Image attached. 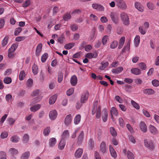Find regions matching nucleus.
Masks as SVG:
<instances>
[{
  "instance_id": "obj_1",
  "label": "nucleus",
  "mask_w": 159,
  "mask_h": 159,
  "mask_svg": "<svg viewBox=\"0 0 159 159\" xmlns=\"http://www.w3.org/2000/svg\"><path fill=\"white\" fill-rule=\"evenodd\" d=\"M98 101L96 100L95 101L92 111V114L94 115L96 113V118L99 119L101 116V108L100 106H97Z\"/></svg>"
},
{
  "instance_id": "obj_2",
  "label": "nucleus",
  "mask_w": 159,
  "mask_h": 159,
  "mask_svg": "<svg viewBox=\"0 0 159 159\" xmlns=\"http://www.w3.org/2000/svg\"><path fill=\"white\" fill-rule=\"evenodd\" d=\"M116 3V5L118 8L121 10H125L127 8L125 2L123 0H114Z\"/></svg>"
},
{
  "instance_id": "obj_3",
  "label": "nucleus",
  "mask_w": 159,
  "mask_h": 159,
  "mask_svg": "<svg viewBox=\"0 0 159 159\" xmlns=\"http://www.w3.org/2000/svg\"><path fill=\"white\" fill-rule=\"evenodd\" d=\"M120 18L123 23L125 25H128L129 23V16L128 15L124 12L121 13L120 15Z\"/></svg>"
},
{
  "instance_id": "obj_4",
  "label": "nucleus",
  "mask_w": 159,
  "mask_h": 159,
  "mask_svg": "<svg viewBox=\"0 0 159 159\" xmlns=\"http://www.w3.org/2000/svg\"><path fill=\"white\" fill-rule=\"evenodd\" d=\"M144 143L145 146L147 148L150 150H153L154 149V146L151 140L145 139L144 141Z\"/></svg>"
},
{
  "instance_id": "obj_5",
  "label": "nucleus",
  "mask_w": 159,
  "mask_h": 159,
  "mask_svg": "<svg viewBox=\"0 0 159 159\" xmlns=\"http://www.w3.org/2000/svg\"><path fill=\"white\" fill-rule=\"evenodd\" d=\"M149 130L151 134L156 135L158 133V131L157 128L154 125H150L149 127Z\"/></svg>"
},
{
  "instance_id": "obj_6",
  "label": "nucleus",
  "mask_w": 159,
  "mask_h": 159,
  "mask_svg": "<svg viewBox=\"0 0 159 159\" xmlns=\"http://www.w3.org/2000/svg\"><path fill=\"white\" fill-rule=\"evenodd\" d=\"M108 116V113L107 110L106 109H104L102 113V120L103 122H106L107 120V117Z\"/></svg>"
},
{
  "instance_id": "obj_7",
  "label": "nucleus",
  "mask_w": 159,
  "mask_h": 159,
  "mask_svg": "<svg viewBox=\"0 0 159 159\" xmlns=\"http://www.w3.org/2000/svg\"><path fill=\"white\" fill-rule=\"evenodd\" d=\"M92 7L93 9L100 11H103L104 10V7L100 4L93 3L92 4Z\"/></svg>"
},
{
  "instance_id": "obj_8",
  "label": "nucleus",
  "mask_w": 159,
  "mask_h": 159,
  "mask_svg": "<svg viewBox=\"0 0 159 159\" xmlns=\"http://www.w3.org/2000/svg\"><path fill=\"white\" fill-rule=\"evenodd\" d=\"M139 127L143 133L147 131V126L145 123L143 121H141L139 124Z\"/></svg>"
},
{
  "instance_id": "obj_9",
  "label": "nucleus",
  "mask_w": 159,
  "mask_h": 159,
  "mask_svg": "<svg viewBox=\"0 0 159 159\" xmlns=\"http://www.w3.org/2000/svg\"><path fill=\"white\" fill-rule=\"evenodd\" d=\"M84 137V131H81L79 133L77 139V143L80 144L82 143Z\"/></svg>"
},
{
  "instance_id": "obj_10",
  "label": "nucleus",
  "mask_w": 159,
  "mask_h": 159,
  "mask_svg": "<svg viewBox=\"0 0 159 159\" xmlns=\"http://www.w3.org/2000/svg\"><path fill=\"white\" fill-rule=\"evenodd\" d=\"M135 8L139 11L143 12L144 10V7L140 3L138 2H136L134 4Z\"/></svg>"
},
{
  "instance_id": "obj_11",
  "label": "nucleus",
  "mask_w": 159,
  "mask_h": 159,
  "mask_svg": "<svg viewBox=\"0 0 159 159\" xmlns=\"http://www.w3.org/2000/svg\"><path fill=\"white\" fill-rule=\"evenodd\" d=\"M107 151V147L106 143L104 141L102 142L100 145V151L102 153H105Z\"/></svg>"
},
{
  "instance_id": "obj_12",
  "label": "nucleus",
  "mask_w": 159,
  "mask_h": 159,
  "mask_svg": "<svg viewBox=\"0 0 159 159\" xmlns=\"http://www.w3.org/2000/svg\"><path fill=\"white\" fill-rule=\"evenodd\" d=\"M110 17L112 21L115 24H117L118 22V16L115 13L111 12L110 14Z\"/></svg>"
},
{
  "instance_id": "obj_13",
  "label": "nucleus",
  "mask_w": 159,
  "mask_h": 159,
  "mask_svg": "<svg viewBox=\"0 0 159 159\" xmlns=\"http://www.w3.org/2000/svg\"><path fill=\"white\" fill-rule=\"evenodd\" d=\"M57 111L55 110H53L50 111L49 113V117L52 120H55L57 117Z\"/></svg>"
},
{
  "instance_id": "obj_14",
  "label": "nucleus",
  "mask_w": 159,
  "mask_h": 159,
  "mask_svg": "<svg viewBox=\"0 0 159 159\" xmlns=\"http://www.w3.org/2000/svg\"><path fill=\"white\" fill-rule=\"evenodd\" d=\"M89 95V94L88 92H86L82 94L80 100L81 103L86 102L88 98Z\"/></svg>"
},
{
  "instance_id": "obj_15",
  "label": "nucleus",
  "mask_w": 159,
  "mask_h": 159,
  "mask_svg": "<svg viewBox=\"0 0 159 159\" xmlns=\"http://www.w3.org/2000/svg\"><path fill=\"white\" fill-rule=\"evenodd\" d=\"M78 79L77 76L75 75L71 76L70 79V83L72 86H75L77 83Z\"/></svg>"
},
{
  "instance_id": "obj_16",
  "label": "nucleus",
  "mask_w": 159,
  "mask_h": 159,
  "mask_svg": "<svg viewBox=\"0 0 159 159\" xmlns=\"http://www.w3.org/2000/svg\"><path fill=\"white\" fill-rule=\"evenodd\" d=\"M143 93L146 94L152 95L155 93V91L151 89H146L143 91Z\"/></svg>"
},
{
  "instance_id": "obj_17",
  "label": "nucleus",
  "mask_w": 159,
  "mask_h": 159,
  "mask_svg": "<svg viewBox=\"0 0 159 159\" xmlns=\"http://www.w3.org/2000/svg\"><path fill=\"white\" fill-rule=\"evenodd\" d=\"M72 117L70 115H68L66 116L64 122L66 125H68L71 123L72 120Z\"/></svg>"
},
{
  "instance_id": "obj_18",
  "label": "nucleus",
  "mask_w": 159,
  "mask_h": 159,
  "mask_svg": "<svg viewBox=\"0 0 159 159\" xmlns=\"http://www.w3.org/2000/svg\"><path fill=\"white\" fill-rule=\"evenodd\" d=\"M83 152V149L81 148H78L76 151L74 156L76 158L80 157Z\"/></svg>"
},
{
  "instance_id": "obj_19",
  "label": "nucleus",
  "mask_w": 159,
  "mask_h": 159,
  "mask_svg": "<svg viewBox=\"0 0 159 159\" xmlns=\"http://www.w3.org/2000/svg\"><path fill=\"white\" fill-rule=\"evenodd\" d=\"M109 151L111 156L114 158L117 157V154L115 150L111 145L109 146Z\"/></svg>"
},
{
  "instance_id": "obj_20",
  "label": "nucleus",
  "mask_w": 159,
  "mask_h": 159,
  "mask_svg": "<svg viewBox=\"0 0 159 159\" xmlns=\"http://www.w3.org/2000/svg\"><path fill=\"white\" fill-rule=\"evenodd\" d=\"M97 56L98 54L96 52L94 53L90 52L87 53L85 55V57L89 59H92L93 58H95Z\"/></svg>"
},
{
  "instance_id": "obj_21",
  "label": "nucleus",
  "mask_w": 159,
  "mask_h": 159,
  "mask_svg": "<svg viewBox=\"0 0 159 159\" xmlns=\"http://www.w3.org/2000/svg\"><path fill=\"white\" fill-rule=\"evenodd\" d=\"M111 118H113V115L117 116L118 115V112L117 110L114 107H112L110 110Z\"/></svg>"
},
{
  "instance_id": "obj_22",
  "label": "nucleus",
  "mask_w": 159,
  "mask_h": 159,
  "mask_svg": "<svg viewBox=\"0 0 159 159\" xmlns=\"http://www.w3.org/2000/svg\"><path fill=\"white\" fill-rule=\"evenodd\" d=\"M123 70V67H118L115 69H112L111 71L114 74H117L121 72Z\"/></svg>"
},
{
  "instance_id": "obj_23",
  "label": "nucleus",
  "mask_w": 159,
  "mask_h": 159,
  "mask_svg": "<svg viewBox=\"0 0 159 159\" xmlns=\"http://www.w3.org/2000/svg\"><path fill=\"white\" fill-rule=\"evenodd\" d=\"M131 71L132 73L136 75H140L141 72L140 69L136 68H132L131 70Z\"/></svg>"
},
{
  "instance_id": "obj_24",
  "label": "nucleus",
  "mask_w": 159,
  "mask_h": 159,
  "mask_svg": "<svg viewBox=\"0 0 159 159\" xmlns=\"http://www.w3.org/2000/svg\"><path fill=\"white\" fill-rule=\"evenodd\" d=\"M42 48V45L41 43H39L38 45L36 50V55L39 56L40 54Z\"/></svg>"
},
{
  "instance_id": "obj_25",
  "label": "nucleus",
  "mask_w": 159,
  "mask_h": 159,
  "mask_svg": "<svg viewBox=\"0 0 159 159\" xmlns=\"http://www.w3.org/2000/svg\"><path fill=\"white\" fill-rule=\"evenodd\" d=\"M41 107V105L39 104L35 105L30 107V110L32 112H35L39 110Z\"/></svg>"
},
{
  "instance_id": "obj_26",
  "label": "nucleus",
  "mask_w": 159,
  "mask_h": 159,
  "mask_svg": "<svg viewBox=\"0 0 159 159\" xmlns=\"http://www.w3.org/2000/svg\"><path fill=\"white\" fill-rule=\"evenodd\" d=\"M69 135V133L68 130H65L62 133L61 135V139H67L68 138Z\"/></svg>"
},
{
  "instance_id": "obj_27",
  "label": "nucleus",
  "mask_w": 159,
  "mask_h": 159,
  "mask_svg": "<svg viewBox=\"0 0 159 159\" xmlns=\"http://www.w3.org/2000/svg\"><path fill=\"white\" fill-rule=\"evenodd\" d=\"M20 140V138L18 136L15 135L11 136L10 139V140L14 143H17Z\"/></svg>"
},
{
  "instance_id": "obj_28",
  "label": "nucleus",
  "mask_w": 159,
  "mask_h": 159,
  "mask_svg": "<svg viewBox=\"0 0 159 159\" xmlns=\"http://www.w3.org/2000/svg\"><path fill=\"white\" fill-rule=\"evenodd\" d=\"M18 46V44L15 43L13 44L11 48L9 49L8 51L9 52H14L17 48Z\"/></svg>"
},
{
  "instance_id": "obj_29",
  "label": "nucleus",
  "mask_w": 159,
  "mask_h": 159,
  "mask_svg": "<svg viewBox=\"0 0 159 159\" xmlns=\"http://www.w3.org/2000/svg\"><path fill=\"white\" fill-rule=\"evenodd\" d=\"M125 40V38L124 36L121 37L120 39L119 44L118 47V49H121L123 47Z\"/></svg>"
},
{
  "instance_id": "obj_30",
  "label": "nucleus",
  "mask_w": 159,
  "mask_h": 159,
  "mask_svg": "<svg viewBox=\"0 0 159 159\" xmlns=\"http://www.w3.org/2000/svg\"><path fill=\"white\" fill-rule=\"evenodd\" d=\"M57 98V95H54L52 96L49 98V103L50 104H54Z\"/></svg>"
},
{
  "instance_id": "obj_31",
  "label": "nucleus",
  "mask_w": 159,
  "mask_h": 159,
  "mask_svg": "<svg viewBox=\"0 0 159 159\" xmlns=\"http://www.w3.org/2000/svg\"><path fill=\"white\" fill-rule=\"evenodd\" d=\"M57 142L56 139L54 138H52L49 140V145L50 147L54 146L56 144Z\"/></svg>"
},
{
  "instance_id": "obj_32",
  "label": "nucleus",
  "mask_w": 159,
  "mask_h": 159,
  "mask_svg": "<svg viewBox=\"0 0 159 159\" xmlns=\"http://www.w3.org/2000/svg\"><path fill=\"white\" fill-rule=\"evenodd\" d=\"M81 116L80 115L78 114L75 117L74 119V123L75 125L78 124L81 120Z\"/></svg>"
},
{
  "instance_id": "obj_33",
  "label": "nucleus",
  "mask_w": 159,
  "mask_h": 159,
  "mask_svg": "<svg viewBox=\"0 0 159 159\" xmlns=\"http://www.w3.org/2000/svg\"><path fill=\"white\" fill-rule=\"evenodd\" d=\"M146 5L148 8L151 10H153L155 8L154 4L151 2H148Z\"/></svg>"
},
{
  "instance_id": "obj_34",
  "label": "nucleus",
  "mask_w": 159,
  "mask_h": 159,
  "mask_svg": "<svg viewBox=\"0 0 159 159\" xmlns=\"http://www.w3.org/2000/svg\"><path fill=\"white\" fill-rule=\"evenodd\" d=\"M30 155L29 152L27 151L23 153L21 156V159H28L29 158Z\"/></svg>"
},
{
  "instance_id": "obj_35",
  "label": "nucleus",
  "mask_w": 159,
  "mask_h": 159,
  "mask_svg": "<svg viewBox=\"0 0 159 159\" xmlns=\"http://www.w3.org/2000/svg\"><path fill=\"white\" fill-rule=\"evenodd\" d=\"M66 144L65 140L61 139L58 145V148L60 150H62Z\"/></svg>"
},
{
  "instance_id": "obj_36",
  "label": "nucleus",
  "mask_w": 159,
  "mask_h": 159,
  "mask_svg": "<svg viewBox=\"0 0 159 159\" xmlns=\"http://www.w3.org/2000/svg\"><path fill=\"white\" fill-rule=\"evenodd\" d=\"M140 37L138 35H136L134 39V43L136 47H138L140 43Z\"/></svg>"
},
{
  "instance_id": "obj_37",
  "label": "nucleus",
  "mask_w": 159,
  "mask_h": 159,
  "mask_svg": "<svg viewBox=\"0 0 159 159\" xmlns=\"http://www.w3.org/2000/svg\"><path fill=\"white\" fill-rule=\"evenodd\" d=\"M50 131L51 129L50 127H46L43 130V135L45 136H48L50 132Z\"/></svg>"
},
{
  "instance_id": "obj_38",
  "label": "nucleus",
  "mask_w": 159,
  "mask_h": 159,
  "mask_svg": "<svg viewBox=\"0 0 159 159\" xmlns=\"http://www.w3.org/2000/svg\"><path fill=\"white\" fill-rule=\"evenodd\" d=\"M32 70L33 74L34 75H37L38 72V69L37 66L34 64L32 67Z\"/></svg>"
},
{
  "instance_id": "obj_39",
  "label": "nucleus",
  "mask_w": 159,
  "mask_h": 159,
  "mask_svg": "<svg viewBox=\"0 0 159 159\" xmlns=\"http://www.w3.org/2000/svg\"><path fill=\"white\" fill-rule=\"evenodd\" d=\"M138 65L139 67L142 70H145L147 68L146 64L144 62H140Z\"/></svg>"
},
{
  "instance_id": "obj_40",
  "label": "nucleus",
  "mask_w": 159,
  "mask_h": 159,
  "mask_svg": "<svg viewBox=\"0 0 159 159\" xmlns=\"http://www.w3.org/2000/svg\"><path fill=\"white\" fill-rule=\"evenodd\" d=\"M25 73L24 71V70H21L19 74V79L20 80H23L25 77Z\"/></svg>"
},
{
  "instance_id": "obj_41",
  "label": "nucleus",
  "mask_w": 159,
  "mask_h": 159,
  "mask_svg": "<svg viewBox=\"0 0 159 159\" xmlns=\"http://www.w3.org/2000/svg\"><path fill=\"white\" fill-rule=\"evenodd\" d=\"M131 103L133 107L137 110H139L140 109V106L139 104L133 100L131 101Z\"/></svg>"
},
{
  "instance_id": "obj_42",
  "label": "nucleus",
  "mask_w": 159,
  "mask_h": 159,
  "mask_svg": "<svg viewBox=\"0 0 159 159\" xmlns=\"http://www.w3.org/2000/svg\"><path fill=\"white\" fill-rule=\"evenodd\" d=\"M71 18V16L70 13H66L63 16V19L67 21Z\"/></svg>"
},
{
  "instance_id": "obj_43",
  "label": "nucleus",
  "mask_w": 159,
  "mask_h": 159,
  "mask_svg": "<svg viewBox=\"0 0 159 159\" xmlns=\"http://www.w3.org/2000/svg\"><path fill=\"white\" fill-rule=\"evenodd\" d=\"M29 136L27 134H25L23 137V141L24 143H27L29 141Z\"/></svg>"
},
{
  "instance_id": "obj_44",
  "label": "nucleus",
  "mask_w": 159,
  "mask_h": 159,
  "mask_svg": "<svg viewBox=\"0 0 159 159\" xmlns=\"http://www.w3.org/2000/svg\"><path fill=\"white\" fill-rule=\"evenodd\" d=\"M118 44V42L116 41H113L110 45V48L111 49H115L117 46Z\"/></svg>"
},
{
  "instance_id": "obj_45",
  "label": "nucleus",
  "mask_w": 159,
  "mask_h": 159,
  "mask_svg": "<svg viewBox=\"0 0 159 159\" xmlns=\"http://www.w3.org/2000/svg\"><path fill=\"white\" fill-rule=\"evenodd\" d=\"M139 31L141 34L143 35L145 34L147 31V30L144 28L143 26H141L139 27Z\"/></svg>"
},
{
  "instance_id": "obj_46",
  "label": "nucleus",
  "mask_w": 159,
  "mask_h": 159,
  "mask_svg": "<svg viewBox=\"0 0 159 159\" xmlns=\"http://www.w3.org/2000/svg\"><path fill=\"white\" fill-rule=\"evenodd\" d=\"M9 152L12 155L16 154L18 153V150L13 148H10L9 149Z\"/></svg>"
},
{
  "instance_id": "obj_47",
  "label": "nucleus",
  "mask_w": 159,
  "mask_h": 159,
  "mask_svg": "<svg viewBox=\"0 0 159 159\" xmlns=\"http://www.w3.org/2000/svg\"><path fill=\"white\" fill-rule=\"evenodd\" d=\"M127 154L128 159H134V156L131 152L128 151L127 152Z\"/></svg>"
},
{
  "instance_id": "obj_48",
  "label": "nucleus",
  "mask_w": 159,
  "mask_h": 159,
  "mask_svg": "<svg viewBox=\"0 0 159 159\" xmlns=\"http://www.w3.org/2000/svg\"><path fill=\"white\" fill-rule=\"evenodd\" d=\"M22 30V29L21 28L19 27L17 28H16L15 30L14 31V35L15 36H17L19 35V33Z\"/></svg>"
},
{
  "instance_id": "obj_49",
  "label": "nucleus",
  "mask_w": 159,
  "mask_h": 159,
  "mask_svg": "<svg viewBox=\"0 0 159 159\" xmlns=\"http://www.w3.org/2000/svg\"><path fill=\"white\" fill-rule=\"evenodd\" d=\"M74 46V43H69L65 45L64 48L67 49H70L72 48Z\"/></svg>"
},
{
  "instance_id": "obj_50",
  "label": "nucleus",
  "mask_w": 159,
  "mask_h": 159,
  "mask_svg": "<svg viewBox=\"0 0 159 159\" xmlns=\"http://www.w3.org/2000/svg\"><path fill=\"white\" fill-rule=\"evenodd\" d=\"M110 131L111 134L114 137H115L117 135L116 132L113 127H111L110 128Z\"/></svg>"
},
{
  "instance_id": "obj_51",
  "label": "nucleus",
  "mask_w": 159,
  "mask_h": 159,
  "mask_svg": "<svg viewBox=\"0 0 159 159\" xmlns=\"http://www.w3.org/2000/svg\"><path fill=\"white\" fill-rule=\"evenodd\" d=\"M48 57V55L47 53H45L42 55L41 57V61L44 62L46 61Z\"/></svg>"
},
{
  "instance_id": "obj_52",
  "label": "nucleus",
  "mask_w": 159,
  "mask_h": 159,
  "mask_svg": "<svg viewBox=\"0 0 159 159\" xmlns=\"http://www.w3.org/2000/svg\"><path fill=\"white\" fill-rule=\"evenodd\" d=\"M8 37L6 36L5 37L2 42V45L3 47L5 46L7 43Z\"/></svg>"
},
{
  "instance_id": "obj_53",
  "label": "nucleus",
  "mask_w": 159,
  "mask_h": 159,
  "mask_svg": "<svg viewBox=\"0 0 159 159\" xmlns=\"http://www.w3.org/2000/svg\"><path fill=\"white\" fill-rule=\"evenodd\" d=\"M108 39V37L107 36L105 35L103 37L102 40V42L103 45L105 44Z\"/></svg>"
},
{
  "instance_id": "obj_54",
  "label": "nucleus",
  "mask_w": 159,
  "mask_h": 159,
  "mask_svg": "<svg viewBox=\"0 0 159 159\" xmlns=\"http://www.w3.org/2000/svg\"><path fill=\"white\" fill-rule=\"evenodd\" d=\"M101 65L102 66L100 67V69L101 70H104L108 66V63L107 62H102L101 63Z\"/></svg>"
},
{
  "instance_id": "obj_55",
  "label": "nucleus",
  "mask_w": 159,
  "mask_h": 159,
  "mask_svg": "<svg viewBox=\"0 0 159 159\" xmlns=\"http://www.w3.org/2000/svg\"><path fill=\"white\" fill-rule=\"evenodd\" d=\"M152 83L154 87H157L159 86V81L157 80H153L152 81Z\"/></svg>"
},
{
  "instance_id": "obj_56",
  "label": "nucleus",
  "mask_w": 159,
  "mask_h": 159,
  "mask_svg": "<svg viewBox=\"0 0 159 159\" xmlns=\"http://www.w3.org/2000/svg\"><path fill=\"white\" fill-rule=\"evenodd\" d=\"M31 3V1L30 0H26L22 4V7H28Z\"/></svg>"
},
{
  "instance_id": "obj_57",
  "label": "nucleus",
  "mask_w": 159,
  "mask_h": 159,
  "mask_svg": "<svg viewBox=\"0 0 159 159\" xmlns=\"http://www.w3.org/2000/svg\"><path fill=\"white\" fill-rule=\"evenodd\" d=\"M126 126L128 130L131 133H133L134 132V129L132 126L129 124L126 125Z\"/></svg>"
},
{
  "instance_id": "obj_58",
  "label": "nucleus",
  "mask_w": 159,
  "mask_h": 159,
  "mask_svg": "<svg viewBox=\"0 0 159 159\" xmlns=\"http://www.w3.org/2000/svg\"><path fill=\"white\" fill-rule=\"evenodd\" d=\"M129 139L132 143L135 144L136 143V141L134 137L131 135H129L128 136Z\"/></svg>"
},
{
  "instance_id": "obj_59",
  "label": "nucleus",
  "mask_w": 159,
  "mask_h": 159,
  "mask_svg": "<svg viewBox=\"0 0 159 159\" xmlns=\"http://www.w3.org/2000/svg\"><path fill=\"white\" fill-rule=\"evenodd\" d=\"M143 114L146 117L149 118L151 117V115L149 113L147 110L143 109L142 110Z\"/></svg>"
},
{
  "instance_id": "obj_60",
  "label": "nucleus",
  "mask_w": 159,
  "mask_h": 159,
  "mask_svg": "<svg viewBox=\"0 0 159 159\" xmlns=\"http://www.w3.org/2000/svg\"><path fill=\"white\" fill-rule=\"evenodd\" d=\"M6 99L7 102H11L12 101L11 95L10 94L7 95L6 96Z\"/></svg>"
},
{
  "instance_id": "obj_61",
  "label": "nucleus",
  "mask_w": 159,
  "mask_h": 159,
  "mask_svg": "<svg viewBox=\"0 0 159 159\" xmlns=\"http://www.w3.org/2000/svg\"><path fill=\"white\" fill-rule=\"evenodd\" d=\"M25 36H20L16 37L15 40L17 42H20L26 39Z\"/></svg>"
},
{
  "instance_id": "obj_62",
  "label": "nucleus",
  "mask_w": 159,
  "mask_h": 159,
  "mask_svg": "<svg viewBox=\"0 0 159 159\" xmlns=\"http://www.w3.org/2000/svg\"><path fill=\"white\" fill-rule=\"evenodd\" d=\"M4 81L5 84H9L11 82V79L9 77H7L4 78Z\"/></svg>"
},
{
  "instance_id": "obj_63",
  "label": "nucleus",
  "mask_w": 159,
  "mask_h": 159,
  "mask_svg": "<svg viewBox=\"0 0 159 159\" xmlns=\"http://www.w3.org/2000/svg\"><path fill=\"white\" fill-rule=\"evenodd\" d=\"M89 17L91 20L94 21H97L98 19V17L96 15L92 14L90 15Z\"/></svg>"
},
{
  "instance_id": "obj_64",
  "label": "nucleus",
  "mask_w": 159,
  "mask_h": 159,
  "mask_svg": "<svg viewBox=\"0 0 159 159\" xmlns=\"http://www.w3.org/2000/svg\"><path fill=\"white\" fill-rule=\"evenodd\" d=\"M74 92V89L73 88H70L67 90L66 94L68 96H70Z\"/></svg>"
}]
</instances>
